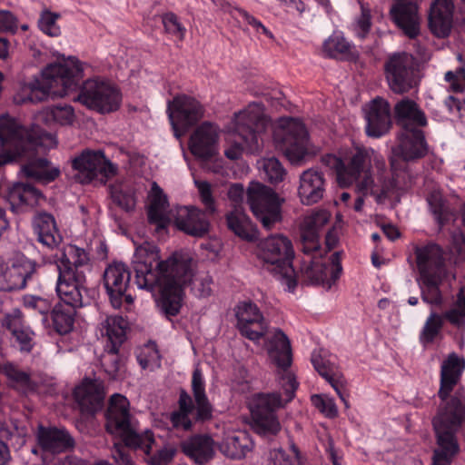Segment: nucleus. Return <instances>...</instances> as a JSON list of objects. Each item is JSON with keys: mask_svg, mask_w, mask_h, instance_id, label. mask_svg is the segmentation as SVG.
I'll return each mask as SVG.
<instances>
[{"mask_svg": "<svg viewBox=\"0 0 465 465\" xmlns=\"http://www.w3.org/2000/svg\"><path fill=\"white\" fill-rule=\"evenodd\" d=\"M218 135L210 123L202 124L191 135L189 149L192 154L202 161H207L217 153Z\"/></svg>", "mask_w": 465, "mask_h": 465, "instance_id": "nucleus-30", "label": "nucleus"}, {"mask_svg": "<svg viewBox=\"0 0 465 465\" xmlns=\"http://www.w3.org/2000/svg\"><path fill=\"white\" fill-rule=\"evenodd\" d=\"M35 273V265L25 257L14 260L0 273V291L13 292L26 287Z\"/></svg>", "mask_w": 465, "mask_h": 465, "instance_id": "nucleus-25", "label": "nucleus"}, {"mask_svg": "<svg viewBox=\"0 0 465 465\" xmlns=\"http://www.w3.org/2000/svg\"><path fill=\"white\" fill-rule=\"evenodd\" d=\"M129 266L122 262H113L107 265L103 274V283L109 302L115 309L134 302Z\"/></svg>", "mask_w": 465, "mask_h": 465, "instance_id": "nucleus-18", "label": "nucleus"}, {"mask_svg": "<svg viewBox=\"0 0 465 465\" xmlns=\"http://www.w3.org/2000/svg\"><path fill=\"white\" fill-rule=\"evenodd\" d=\"M324 57L352 62L358 57L353 45L343 35L342 32H333L322 44Z\"/></svg>", "mask_w": 465, "mask_h": 465, "instance_id": "nucleus-38", "label": "nucleus"}, {"mask_svg": "<svg viewBox=\"0 0 465 465\" xmlns=\"http://www.w3.org/2000/svg\"><path fill=\"white\" fill-rule=\"evenodd\" d=\"M211 279L206 276L205 278L202 279L200 282L201 289H199V295L202 297H207L211 295L212 289H211Z\"/></svg>", "mask_w": 465, "mask_h": 465, "instance_id": "nucleus-63", "label": "nucleus"}, {"mask_svg": "<svg viewBox=\"0 0 465 465\" xmlns=\"http://www.w3.org/2000/svg\"><path fill=\"white\" fill-rule=\"evenodd\" d=\"M74 398L82 411L95 413L103 406L104 392L99 382L95 380L85 378L74 390Z\"/></svg>", "mask_w": 465, "mask_h": 465, "instance_id": "nucleus-33", "label": "nucleus"}, {"mask_svg": "<svg viewBox=\"0 0 465 465\" xmlns=\"http://www.w3.org/2000/svg\"><path fill=\"white\" fill-rule=\"evenodd\" d=\"M312 363L317 372L334 389L345 406H348L343 376L339 371L336 364L327 356V353L325 351L313 352L312 354Z\"/></svg>", "mask_w": 465, "mask_h": 465, "instance_id": "nucleus-34", "label": "nucleus"}, {"mask_svg": "<svg viewBox=\"0 0 465 465\" xmlns=\"http://www.w3.org/2000/svg\"><path fill=\"white\" fill-rule=\"evenodd\" d=\"M394 114L399 124L410 127H424L427 125V117L416 102L409 98H403L394 106Z\"/></svg>", "mask_w": 465, "mask_h": 465, "instance_id": "nucleus-39", "label": "nucleus"}, {"mask_svg": "<svg viewBox=\"0 0 465 465\" xmlns=\"http://www.w3.org/2000/svg\"><path fill=\"white\" fill-rule=\"evenodd\" d=\"M371 27V15L367 11H362L357 21V35L361 39H364L369 34Z\"/></svg>", "mask_w": 465, "mask_h": 465, "instance_id": "nucleus-60", "label": "nucleus"}, {"mask_svg": "<svg viewBox=\"0 0 465 465\" xmlns=\"http://www.w3.org/2000/svg\"><path fill=\"white\" fill-rule=\"evenodd\" d=\"M246 195L252 213L265 229H272L282 220V200L272 188L260 183H252Z\"/></svg>", "mask_w": 465, "mask_h": 465, "instance_id": "nucleus-16", "label": "nucleus"}, {"mask_svg": "<svg viewBox=\"0 0 465 465\" xmlns=\"http://www.w3.org/2000/svg\"><path fill=\"white\" fill-rule=\"evenodd\" d=\"M330 219V212L320 209L307 215L301 225L300 245L303 253L301 272L307 284L331 288L342 271L341 252H333L327 261L321 249L319 232Z\"/></svg>", "mask_w": 465, "mask_h": 465, "instance_id": "nucleus-6", "label": "nucleus"}, {"mask_svg": "<svg viewBox=\"0 0 465 465\" xmlns=\"http://www.w3.org/2000/svg\"><path fill=\"white\" fill-rule=\"evenodd\" d=\"M324 174L316 169H308L300 176L298 194L302 204L312 205L320 202L325 193Z\"/></svg>", "mask_w": 465, "mask_h": 465, "instance_id": "nucleus-32", "label": "nucleus"}, {"mask_svg": "<svg viewBox=\"0 0 465 465\" xmlns=\"http://www.w3.org/2000/svg\"><path fill=\"white\" fill-rule=\"evenodd\" d=\"M4 197L10 204L12 212L24 213L34 207L43 197L41 192L31 184L15 183L8 185Z\"/></svg>", "mask_w": 465, "mask_h": 465, "instance_id": "nucleus-31", "label": "nucleus"}, {"mask_svg": "<svg viewBox=\"0 0 465 465\" xmlns=\"http://www.w3.org/2000/svg\"><path fill=\"white\" fill-rule=\"evenodd\" d=\"M169 203L162 188L153 183L150 193V203L147 209V217L150 224L155 225L157 231L166 229L170 224L167 214Z\"/></svg>", "mask_w": 465, "mask_h": 465, "instance_id": "nucleus-36", "label": "nucleus"}, {"mask_svg": "<svg viewBox=\"0 0 465 465\" xmlns=\"http://www.w3.org/2000/svg\"><path fill=\"white\" fill-rule=\"evenodd\" d=\"M52 135L37 125L25 128L15 119L0 116V167L25 159L22 171L27 178L47 184L61 173L59 168H49L50 162L39 154L45 151Z\"/></svg>", "mask_w": 465, "mask_h": 465, "instance_id": "nucleus-3", "label": "nucleus"}, {"mask_svg": "<svg viewBox=\"0 0 465 465\" xmlns=\"http://www.w3.org/2000/svg\"><path fill=\"white\" fill-rule=\"evenodd\" d=\"M413 252L420 277L444 273V251L440 245L433 242L416 244Z\"/></svg>", "mask_w": 465, "mask_h": 465, "instance_id": "nucleus-24", "label": "nucleus"}, {"mask_svg": "<svg viewBox=\"0 0 465 465\" xmlns=\"http://www.w3.org/2000/svg\"><path fill=\"white\" fill-rule=\"evenodd\" d=\"M267 120L260 104H250L245 109L234 114L231 131L234 140L224 154L230 160L239 159L246 151L258 153L261 149L260 134L265 131Z\"/></svg>", "mask_w": 465, "mask_h": 465, "instance_id": "nucleus-9", "label": "nucleus"}, {"mask_svg": "<svg viewBox=\"0 0 465 465\" xmlns=\"http://www.w3.org/2000/svg\"><path fill=\"white\" fill-rule=\"evenodd\" d=\"M428 203L440 228H442L453 219V213L442 197L431 194L428 198Z\"/></svg>", "mask_w": 465, "mask_h": 465, "instance_id": "nucleus-45", "label": "nucleus"}, {"mask_svg": "<svg viewBox=\"0 0 465 465\" xmlns=\"http://www.w3.org/2000/svg\"><path fill=\"white\" fill-rule=\"evenodd\" d=\"M35 333L29 327L25 326L23 329L13 334V337L20 345V351L30 352L33 350V336Z\"/></svg>", "mask_w": 465, "mask_h": 465, "instance_id": "nucleus-57", "label": "nucleus"}, {"mask_svg": "<svg viewBox=\"0 0 465 465\" xmlns=\"http://www.w3.org/2000/svg\"><path fill=\"white\" fill-rule=\"evenodd\" d=\"M239 332L251 341H259L267 332L268 323L260 308L252 301L240 302L234 308Z\"/></svg>", "mask_w": 465, "mask_h": 465, "instance_id": "nucleus-22", "label": "nucleus"}, {"mask_svg": "<svg viewBox=\"0 0 465 465\" xmlns=\"http://www.w3.org/2000/svg\"><path fill=\"white\" fill-rule=\"evenodd\" d=\"M18 19L10 11L0 9V35H15L18 30Z\"/></svg>", "mask_w": 465, "mask_h": 465, "instance_id": "nucleus-55", "label": "nucleus"}, {"mask_svg": "<svg viewBox=\"0 0 465 465\" xmlns=\"http://www.w3.org/2000/svg\"><path fill=\"white\" fill-rule=\"evenodd\" d=\"M288 7L294 8L300 14L305 10V4L302 0H281Z\"/></svg>", "mask_w": 465, "mask_h": 465, "instance_id": "nucleus-64", "label": "nucleus"}, {"mask_svg": "<svg viewBox=\"0 0 465 465\" xmlns=\"http://www.w3.org/2000/svg\"><path fill=\"white\" fill-rule=\"evenodd\" d=\"M34 230L37 241L48 249L53 250L62 242L54 217L48 213H40L35 217Z\"/></svg>", "mask_w": 465, "mask_h": 465, "instance_id": "nucleus-37", "label": "nucleus"}, {"mask_svg": "<svg viewBox=\"0 0 465 465\" xmlns=\"http://www.w3.org/2000/svg\"><path fill=\"white\" fill-rule=\"evenodd\" d=\"M268 352L275 365L282 371L279 384L283 391L258 393L253 396L250 411L253 430L260 435H276L281 430L277 411L291 402L298 389L299 383L295 376L288 371L292 362L291 342L287 335L276 329L267 339Z\"/></svg>", "mask_w": 465, "mask_h": 465, "instance_id": "nucleus-4", "label": "nucleus"}, {"mask_svg": "<svg viewBox=\"0 0 465 465\" xmlns=\"http://www.w3.org/2000/svg\"><path fill=\"white\" fill-rule=\"evenodd\" d=\"M110 196L113 202L124 211L132 212L136 204L135 193L132 187L123 183L110 186Z\"/></svg>", "mask_w": 465, "mask_h": 465, "instance_id": "nucleus-43", "label": "nucleus"}, {"mask_svg": "<svg viewBox=\"0 0 465 465\" xmlns=\"http://www.w3.org/2000/svg\"><path fill=\"white\" fill-rule=\"evenodd\" d=\"M228 228L238 237L253 241L256 238L254 226L242 207H235L226 214Z\"/></svg>", "mask_w": 465, "mask_h": 465, "instance_id": "nucleus-40", "label": "nucleus"}, {"mask_svg": "<svg viewBox=\"0 0 465 465\" xmlns=\"http://www.w3.org/2000/svg\"><path fill=\"white\" fill-rule=\"evenodd\" d=\"M311 401L325 417L333 419L338 416V409L332 398L322 394H313L311 397Z\"/></svg>", "mask_w": 465, "mask_h": 465, "instance_id": "nucleus-52", "label": "nucleus"}, {"mask_svg": "<svg viewBox=\"0 0 465 465\" xmlns=\"http://www.w3.org/2000/svg\"><path fill=\"white\" fill-rule=\"evenodd\" d=\"M200 198L205 210L193 206H181L174 216L176 227L188 235L204 237L210 231V216L216 213L215 201L213 197L212 187L208 182L196 183Z\"/></svg>", "mask_w": 465, "mask_h": 465, "instance_id": "nucleus-13", "label": "nucleus"}, {"mask_svg": "<svg viewBox=\"0 0 465 465\" xmlns=\"http://www.w3.org/2000/svg\"><path fill=\"white\" fill-rule=\"evenodd\" d=\"M276 147L292 163L302 161L308 153L309 134L305 125L297 119L288 118L274 132Z\"/></svg>", "mask_w": 465, "mask_h": 465, "instance_id": "nucleus-17", "label": "nucleus"}, {"mask_svg": "<svg viewBox=\"0 0 465 465\" xmlns=\"http://www.w3.org/2000/svg\"><path fill=\"white\" fill-rule=\"evenodd\" d=\"M443 316L452 326L458 329L465 328V293L463 290L458 292L454 306L447 310Z\"/></svg>", "mask_w": 465, "mask_h": 465, "instance_id": "nucleus-47", "label": "nucleus"}, {"mask_svg": "<svg viewBox=\"0 0 465 465\" xmlns=\"http://www.w3.org/2000/svg\"><path fill=\"white\" fill-rule=\"evenodd\" d=\"M412 56L395 53L384 63V74L390 89L399 94L408 93L415 84Z\"/></svg>", "mask_w": 465, "mask_h": 465, "instance_id": "nucleus-21", "label": "nucleus"}, {"mask_svg": "<svg viewBox=\"0 0 465 465\" xmlns=\"http://www.w3.org/2000/svg\"><path fill=\"white\" fill-rule=\"evenodd\" d=\"M83 68L76 59L48 64L40 78L22 85L15 99L19 103H39L49 95L64 96L78 85Z\"/></svg>", "mask_w": 465, "mask_h": 465, "instance_id": "nucleus-8", "label": "nucleus"}, {"mask_svg": "<svg viewBox=\"0 0 465 465\" xmlns=\"http://www.w3.org/2000/svg\"><path fill=\"white\" fill-rule=\"evenodd\" d=\"M36 440L43 452L60 454L72 450L74 440L65 429L45 427L40 425L36 432Z\"/></svg>", "mask_w": 465, "mask_h": 465, "instance_id": "nucleus-29", "label": "nucleus"}, {"mask_svg": "<svg viewBox=\"0 0 465 465\" xmlns=\"http://www.w3.org/2000/svg\"><path fill=\"white\" fill-rule=\"evenodd\" d=\"M72 167L77 171L82 183L94 180L106 182L117 173V166L106 158L103 151L84 150L72 160Z\"/></svg>", "mask_w": 465, "mask_h": 465, "instance_id": "nucleus-20", "label": "nucleus"}, {"mask_svg": "<svg viewBox=\"0 0 465 465\" xmlns=\"http://www.w3.org/2000/svg\"><path fill=\"white\" fill-rule=\"evenodd\" d=\"M443 274L429 275L420 277L421 299L429 304L439 305L442 302V295L440 285L442 282Z\"/></svg>", "mask_w": 465, "mask_h": 465, "instance_id": "nucleus-42", "label": "nucleus"}, {"mask_svg": "<svg viewBox=\"0 0 465 465\" xmlns=\"http://www.w3.org/2000/svg\"><path fill=\"white\" fill-rule=\"evenodd\" d=\"M464 75V70L460 69L457 74L452 71H448L445 74L444 79L450 84V88L454 93H461L464 90L465 84L460 81V76Z\"/></svg>", "mask_w": 465, "mask_h": 465, "instance_id": "nucleus-59", "label": "nucleus"}, {"mask_svg": "<svg viewBox=\"0 0 465 465\" xmlns=\"http://www.w3.org/2000/svg\"><path fill=\"white\" fill-rule=\"evenodd\" d=\"M114 458L120 465H134L131 456L123 446L115 444Z\"/></svg>", "mask_w": 465, "mask_h": 465, "instance_id": "nucleus-62", "label": "nucleus"}, {"mask_svg": "<svg viewBox=\"0 0 465 465\" xmlns=\"http://www.w3.org/2000/svg\"><path fill=\"white\" fill-rule=\"evenodd\" d=\"M257 257L263 270L285 284L289 292L295 290L297 274L292 266L294 251L288 237L282 234L267 237L259 244Z\"/></svg>", "mask_w": 465, "mask_h": 465, "instance_id": "nucleus-10", "label": "nucleus"}, {"mask_svg": "<svg viewBox=\"0 0 465 465\" xmlns=\"http://www.w3.org/2000/svg\"><path fill=\"white\" fill-rule=\"evenodd\" d=\"M104 419L106 431L124 447L142 450L149 465H169L173 460L177 450L171 445L151 453L155 442L153 433L150 430H139V421L131 413L130 402L125 396L114 393L110 397Z\"/></svg>", "mask_w": 465, "mask_h": 465, "instance_id": "nucleus-5", "label": "nucleus"}, {"mask_svg": "<svg viewBox=\"0 0 465 465\" xmlns=\"http://www.w3.org/2000/svg\"><path fill=\"white\" fill-rule=\"evenodd\" d=\"M55 265L58 272L55 291L60 302L54 305L45 328L64 335L74 328L75 309L93 301V291L86 286L85 275L91 271L89 253L76 245H66L55 254Z\"/></svg>", "mask_w": 465, "mask_h": 465, "instance_id": "nucleus-2", "label": "nucleus"}, {"mask_svg": "<svg viewBox=\"0 0 465 465\" xmlns=\"http://www.w3.org/2000/svg\"><path fill=\"white\" fill-rule=\"evenodd\" d=\"M396 154L403 161L411 162L423 158L428 153V143L423 131L405 125V130L399 134Z\"/></svg>", "mask_w": 465, "mask_h": 465, "instance_id": "nucleus-28", "label": "nucleus"}, {"mask_svg": "<svg viewBox=\"0 0 465 465\" xmlns=\"http://www.w3.org/2000/svg\"><path fill=\"white\" fill-rule=\"evenodd\" d=\"M236 12L247 24L252 25L257 33L263 34L270 38L272 37V33L262 24V22L250 15L247 11L236 8Z\"/></svg>", "mask_w": 465, "mask_h": 465, "instance_id": "nucleus-58", "label": "nucleus"}, {"mask_svg": "<svg viewBox=\"0 0 465 465\" xmlns=\"http://www.w3.org/2000/svg\"><path fill=\"white\" fill-rule=\"evenodd\" d=\"M77 101L89 109L105 114L118 110L122 94L110 81L94 77L83 83Z\"/></svg>", "mask_w": 465, "mask_h": 465, "instance_id": "nucleus-15", "label": "nucleus"}, {"mask_svg": "<svg viewBox=\"0 0 465 465\" xmlns=\"http://www.w3.org/2000/svg\"><path fill=\"white\" fill-rule=\"evenodd\" d=\"M266 179L271 183H278L282 181H283V178L286 174V171L283 168L281 162L274 158H268L265 159L262 165Z\"/></svg>", "mask_w": 465, "mask_h": 465, "instance_id": "nucleus-51", "label": "nucleus"}, {"mask_svg": "<svg viewBox=\"0 0 465 465\" xmlns=\"http://www.w3.org/2000/svg\"><path fill=\"white\" fill-rule=\"evenodd\" d=\"M182 452L194 464L206 465L216 454V443L208 433H195L181 442Z\"/></svg>", "mask_w": 465, "mask_h": 465, "instance_id": "nucleus-26", "label": "nucleus"}, {"mask_svg": "<svg viewBox=\"0 0 465 465\" xmlns=\"http://www.w3.org/2000/svg\"><path fill=\"white\" fill-rule=\"evenodd\" d=\"M444 316L432 312L427 318L425 324L420 335V340L424 344H430L434 341L440 333L444 325Z\"/></svg>", "mask_w": 465, "mask_h": 465, "instance_id": "nucleus-46", "label": "nucleus"}, {"mask_svg": "<svg viewBox=\"0 0 465 465\" xmlns=\"http://www.w3.org/2000/svg\"><path fill=\"white\" fill-rule=\"evenodd\" d=\"M45 119L60 125H69L74 122V111L69 104H58L46 110Z\"/></svg>", "mask_w": 465, "mask_h": 465, "instance_id": "nucleus-48", "label": "nucleus"}, {"mask_svg": "<svg viewBox=\"0 0 465 465\" xmlns=\"http://www.w3.org/2000/svg\"><path fill=\"white\" fill-rule=\"evenodd\" d=\"M137 361L142 369L153 370L160 366V354L153 345H147L140 350L136 355Z\"/></svg>", "mask_w": 465, "mask_h": 465, "instance_id": "nucleus-50", "label": "nucleus"}, {"mask_svg": "<svg viewBox=\"0 0 465 465\" xmlns=\"http://www.w3.org/2000/svg\"><path fill=\"white\" fill-rule=\"evenodd\" d=\"M192 397L182 390L178 400V411L171 413V422L176 429L184 430L193 429L196 422H206L213 418V406L205 392V380L199 368L194 369L192 376Z\"/></svg>", "mask_w": 465, "mask_h": 465, "instance_id": "nucleus-11", "label": "nucleus"}, {"mask_svg": "<svg viewBox=\"0 0 465 465\" xmlns=\"http://www.w3.org/2000/svg\"><path fill=\"white\" fill-rule=\"evenodd\" d=\"M465 370V360L455 352L448 355L440 366L438 397L440 416L447 414L459 420L465 414V390L457 387Z\"/></svg>", "mask_w": 465, "mask_h": 465, "instance_id": "nucleus-12", "label": "nucleus"}, {"mask_svg": "<svg viewBox=\"0 0 465 465\" xmlns=\"http://www.w3.org/2000/svg\"><path fill=\"white\" fill-rule=\"evenodd\" d=\"M24 305L26 309L30 310L34 315L40 317V322L44 327L45 324H48V318L54 307L49 299L30 295L25 297Z\"/></svg>", "mask_w": 465, "mask_h": 465, "instance_id": "nucleus-44", "label": "nucleus"}, {"mask_svg": "<svg viewBox=\"0 0 465 465\" xmlns=\"http://www.w3.org/2000/svg\"><path fill=\"white\" fill-rule=\"evenodd\" d=\"M365 133L368 137L381 138L386 135L392 126L391 104L382 97L372 99L365 106Z\"/></svg>", "mask_w": 465, "mask_h": 465, "instance_id": "nucleus-23", "label": "nucleus"}, {"mask_svg": "<svg viewBox=\"0 0 465 465\" xmlns=\"http://www.w3.org/2000/svg\"><path fill=\"white\" fill-rule=\"evenodd\" d=\"M244 188L240 183H233L230 186L228 191V197L233 203V208L241 207L240 204L243 201Z\"/></svg>", "mask_w": 465, "mask_h": 465, "instance_id": "nucleus-61", "label": "nucleus"}, {"mask_svg": "<svg viewBox=\"0 0 465 465\" xmlns=\"http://www.w3.org/2000/svg\"><path fill=\"white\" fill-rule=\"evenodd\" d=\"M0 373L5 375L13 387L23 392L33 391L35 382L31 378V374L18 368L12 362H5L0 365Z\"/></svg>", "mask_w": 465, "mask_h": 465, "instance_id": "nucleus-41", "label": "nucleus"}, {"mask_svg": "<svg viewBox=\"0 0 465 465\" xmlns=\"http://www.w3.org/2000/svg\"><path fill=\"white\" fill-rule=\"evenodd\" d=\"M390 17L394 25L410 39L420 35L419 6L408 0H398L390 9Z\"/></svg>", "mask_w": 465, "mask_h": 465, "instance_id": "nucleus-27", "label": "nucleus"}, {"mask_svg": "<svg viewBox=\"0 0 465 465\" xmlns=\"http://www.w3.org/2000/svg\"><path fill=\"white\" fill-rule=\"evenodd\" d=\"M59 17L60 15L58 14L52 13L50 11L43 12L38 22L40 30L44 34L52 37L60 35L61 30L56 24Z\"/></svg>", "mask_w": 465, "mask_h": 465, "instance_id": "nucleus-54", "label": "nucleus"}, {"mask_svg": "<svg viewBox=\"0 0 465 465\" xmlns=\"http://www.w3.org/2000/svg\"><path fill=\"white\" fill-rule=\"evenodd\" d=\"M125 322L123 317H108L102 323V335L104 336V352L101 365L109 380L116 381L124 373V359L119 349L126 339Z\"/></svg>", "mask_w": 465, "mask_h": 465, "instance_id": "nucleus-14", "label": "nucleus"}, {"mask_svg": "<svg viewBox=\"0 0 465 465\" xmlns=\"http://www.w3.org/2000/svg\"><path fill=\"white\" fill-rule=\"evenodd\" d=\"M292 455L282 449L271 452V465H302V453L299 448L292 443L290 446Z\"/></svg>", "mask_w": 465, "mask_h": 465, "instance_id": "nucleus-49", "label": "nucleus"}, {"mask_svg": "<svg viewBox=\"0 0 465 465\" xmlns=\"http://www.w3.org/2000/svg\"><path fill=\"white\" fill-rule=\"evenodd\" d=\"M374 151L364 146H355L344 158L328 153L322 157V163L333 170L336 180L341 187L356 185L357 191L362 194L357 196L353 209L361 212L364 204L363 196L367 194L379 196L382 190L374 183L372 170V155Z\"/></svg>", "mask_w": 465, "mask_h": 465, "instance_id": "nucleus-7", "label": "nucleus"}, {"mask_svg": "<svg viewBox=\"0 0 465 465\" xmlns=\"http://www.w3.org/2000/svg\"><path fill=\"white\" fill-rule=\"evenodd\" d=\"M162 22L165 32L176 37L178 40H183L186 33V28L182 25L179 17L172 12L165 13L162 16Z\"/></svg>", "mask_w": 465, "mask_h": 465, "instance_id": "nucleus-53", "label": "nucleus"}, {"mask_svg": "<svg viewBox=\"0 0 465 465\" xmlns=\"http://www.w3.org/2000/svg\"><path fill=\"white\" fill-rule=\"evenodd\" d=\"M453 0H434L429 13V27L437 37H446L452 27Z\"/></svg>", "mask_w": 465, "mask_h": 465, "instance_id": "nucleus-35", "label": "nucleus"}, {"mask_svg": "<svg viewBox=\"0 0 465 465\" xmlns=\"http://www.w3.org/2000/svg\"><path fill=\"white\" fill-rule=\"evenodd\" d=\"M2 326L7 329L12 335L25 327L22 312L18 309L6 313L2 320Z\"/></svg>", "mask_w": 465, "mask_h": 465, "instance_id": "nucleus-56", "label": "nucleus"}, {"mask_svg": "<svg viewBox=\"0 0 465 465\" xmlns=\"http://www.w3.org/2000/svg\"><path fill=\"white\" fill-rule=\"evenodd\" d=\"M134 270L138 288L159 292L161 312L167 319L176 316L183 305V289L193 279L190 261L176 257L161 261L158 247L144 242L135 249Z\"/></svg>", "mask_w": 465, "mask_h": 465, "instance_id": "nucleus-1", "label": "nucleus"}, {"mask_svg": "<svg viewBox=\"0 0 465 465\" xmlns=\"http://www.w3.org/2000/svg\"><path fill=\"white\" fill-rule=\"evenodd\" d=\"M166 113L174 136L180 139L202 119L204 109L195 98L178 94L168 101Z\"/></svg>", "mask_w": 465, "mask_h": 465, "instance_id": "nucleus-19", "label": "nucleus"}]
</instances>
